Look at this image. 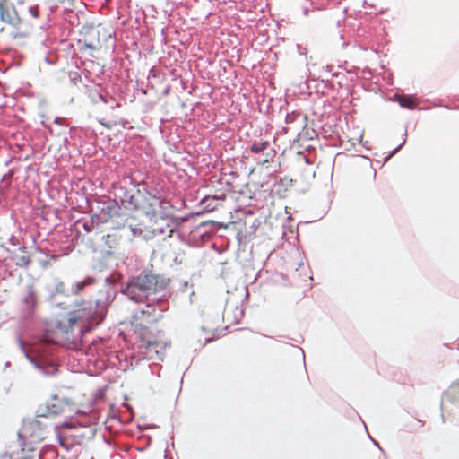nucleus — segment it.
<instances>
[{"label": "nucleus", "instance_id": "f257e3e1", "mask_svg": "<svg viewBox=\"0 0 459 459\" xmlns=\"http://www.w3.org/2000/svg\"><path fill=\"white\" fill-rule=\"evenodd\" d=\"M169 279L154 274H141L133 277L122 290L127 299L143 306L135 312L134 318L146 323H156L169 307Z\"/></svg>", "mask_w": 459, "mask_h": 459}, {"label": "nucleus", "instance_id": "f03ea898", "mask_svg": "<svg viewBox=\"0 0 459 459\" xmlns=\"http://www.w3.org/2000/svg\"><path fill=\"white\" fill-rule=\"evenodd\" d=\"M98 306L99 301H96L95 307L91 303L83 304L82 307L69 312L60 320L58 328L68 349L82 350L83 334L103 321L105 307L97 309Z\"/></svg>", "mask_w": 459, "mask_h": 459}, {"label": "nucleus", "instance_id": "7ed1b4c3", "mask_svg": "<svg viewBox=\"0 0 459 459\" xmlns=\"http://www.w3.org/2000/svg\"><path fill=\"white\" fill-rule=\"evenodd\" d=\"M19 345L27 359L40 372L45 375H53L57 371L55 358L56 346L53 342L41 340L33 343L28 350L22 341L19 340Z\"/></svg>", "mask_w": 459, "mask_h": 459}, {"label": "nucleus", "instance_id": "20e7f679", "mask_svg": "<svg viewBox=\"0 0 459 459\" xmlns=\"http://www.w3.org/2000/svg\"><path fill=\"white\" fill-rule=\"evenodd\" d=\"M116 197L129 210H144L148 216L156 215V209L161 206V201L149 192L143 193L140 189H127L125 186L116 188Z\"/></svg>", "mask_w": 459, "mask_h": 459}, {"label": "nucleus", "instance_id": "39448f33", "mask_svg": "<svg viewBox=\"0 0 459 459\" xmlns=\"http://www.w3.org/2000/svg\"><path fill=\"white\" fill-rule=\"evenodd\" d=\"M44 418L40 413H38L36 418L25 421L22 429L18 433L19 446L21 451L26 450V441L30 443H39L45 438L47 425L41 420Z\"/></svg>", "mask_w": 459, "mask_h": 459}, {"label": "nucleus", "instance_id": "423d86ee", "mask_svg": "<svg viewBox=\"0 0 459 459\" xmlns=\"http://www.w3.org/2000/svg\"><path fill=\"white\" fill-rule=\"evenodd\" d=\"M70 407L66 398L52 395L50 400L46 403L45 408H40L38 413L43 417L56 416L65 412Z\"/></svg>", "mask_w": 459, "mask_h": 459}, {"label": "nucleus", "instance_id": "0eeeda50", "mask_svg": "<svg viewBox=\"0 0 459 459\" xmlns=\"http://www.w3.org/2000/svg\"><path fill=\"white\" fill-rule=\"evenodd\" d=\"M250 151L252 153H261L264 156V158L258 161L262 164L272 161L276 154L274 149L271 147L270 143L268 141L262 140L253 142L250 145Z\"/></svg>", "mask_w": 459, "mask_h": 459}, {"label": "nucleus", "instance_id": "6e6552de", "mask_svg": "<svg viewBox=\"0 0 459 459\" xmlns=\"http://www.w3.org/2000/svg\"><path fill=\"white\" fill-rule=\"evenodd\" d=\"M38 305V297L32 286L26 287V293L22 299V312L25 317L31 316Z\"/></svg>", "mask_w": 459, "mask_h": 459}, {"label": "nucleus", "instance_id": "1a4fd4ad", "mask_svg": "<svg viewBox=\"0 0 459 459\" xmlns=\"http://www.w3.org/2000/svg\"><path fill=\"white\" fill-rule=\"evenodd\" d=\"M145 345V356L148 359H162L163 351L167 347V342L163 340H148Z\"/></svg>", "mask_w": 459, "mask_h": 459}, {"label": "nucleus", "instance_id": "9d476101", "mask_svg": "<svg viewBox=\"0 0 459 459\" xmlns=\"http://www.w3.org/2000/svg\"><path fill=\"white\" fill-rule=\"evenodd\" d=\"M61 428H68V429H72L74 428V424L72 423H68V422H64L63 424L61 425H56L55 427V430H56V438L58 440V444L60 445V446H62L65 450L66 451H69L73 448L74 446V444H73V441L72 439L70 438V437H68L67 435H64L60 432V429Z\"/></svg>", "mask_w": 459, "mask_h": 459}, {"label": "nucleus", "instance_id": "9b49d317", "mask_svg": "<svg viewBox=\"0 0 459 459\" xmlns=\"http://www.w3.org/2000/svg\"><path fill=\"white\" fill-rule=\"evenodd\" d=\"M209 222H202L198 226H196L190 233V237L192 239L200 238L203 241H205L211 237L209 233L208 228Z\"/></svg>", "mask_w": 459, "mask_h": 459}, {"label": "nucleus", "instance_id": "f8f14e48", "mask_svg": "<svg viewBox=\"0 0 459 459\" xmlns=\"http://www.w3.org/2000/svg\"><path fill=\"white\" fill-rule=\"evenodd\" d=\"M94 281L95 280L92 277L88 276L84 280L75 282L72 286L71 291L73 294L77 295L83 290L84 287L93 284Z\"/></svg>", "mask_w": 459, "mask_h": 459}, {"label": "nucleus", "instance_id": "ddd939ff", "mask_svg": "<svg viewBox=\"0 0 459 459\" xmlns=\"http://www.w3.org/2000/svg\"><path fill=\"white\" fill-rule=\"evenodd\" d=\"M0 19L5 23L13 24V17L11 12L4 8L2 4H0Z\"/></svg>", "mask_w": 459, "mask_h": 459}, {"label": "nucleus", "instance_id": "4468645a", "mask_svg": "<svg viewBox=\"0 0 459 459\" xmlns=\"http://www.w3.org/2000/svg\"><path fill=\"white\" fill-rule=\"evenodd\" d=\"M459 394V381L456 383H454L448 389L446 393V396L449 398V400H452L454 397Z\"/></svg>", "mask_w": 459, "mask_h": 459}, {"label": "nucleus", "instance_id": "2eb2a0df", "mask_svg": "<svg viewBox=\"0 0 459 459\" xmlns=\"http://www.w3.org/2000/svg\"><path fill=\"white\" fill-rule=\"evenodd\" d=\"M417 105L415 99L411 96L403 95V107L408 108H414Z\"/></svg>", "mask_w": 459, "mask_h": 459}, {"label": "nucleus", "instance_id": "dca6fc26", "mask_svg": "<svg viewBox=\"0 0 459 459\" xmlns=\"http://www.w3.org/2000/svg\"><path fill=\"white\" fill-rule=\"evenodd\" d=\"M28 13L34 19H39L40 17L39 6L38 4L30 5L28 8Z\"/></svg>", "mask_w": 459, "mask_h": 459}, {"label": "nucleus", "instance_id": "f3484780", "mask_svg": "<svg viewBox=\"0 0 459 459\" xmlns=\"http://www.w3.org/2000/svg\"><path fill=\"white\" fill-rule=\"evenodd\" d=\"M31 263V260L27 255H22L19 257L18 261L16 262V265L18 266H29Z\"/></svg>", "mask_w": 459, "mask_h": 459}, {"label": "nucleus", "instance_id": "a211bd4d", "mask_svg": "<svg viewBox=\"0 0 459 459\" xmlns=\"http://www.w3.org/2000/svg\"><path fill=\"white\" fill-rule=\"evenodd\" d=\"M300 113L299 112H292L291 114H288L286 116V123H292L296 119L297 117H299Z\"/></svg>", "mask_w": 459, "mask_h": 459}, {"label": "nucleus", "instance_id": "6ab92c4d", "mask_svg": "<svg viewBox=\"0 0 459 459\" xmlns=\"http://www.w3.org/2000/svg\"><path fill=\"white\" fill-rule=\"evenodd\" d=\"M226 198V195L224 194H221L220 195H214L212 197H210V196H205L203 200H202V203H205L206 201L210 200V199H212V200H224Z\"/></svg>", "mask_w": 459, "mask_h": 459}, {"label": "nucleus", "instance_id": "aec40b11", "mask_svg": "<svg viewBox=\"0 0 459 459\" xmlns=\"http://www.w3.org/2000/svg\"><path fill=\"white\" fill-rule=\"evenodd\" d=\"M130 230L134 236H140L143 233V230L141 228L130 226Z\"/></svg>", "mask_w": 459, "mask_h": 459}, {"label": "nucleus", "instance_id": "412c9836", "mask_svg": "<svg viewBox=\"0 0 459 459\" xmlns=\"http://www.w3.org/2000/svg\"><path fill=\"white\" fill-rule=\"evenodd\" d=\"M83 229L87 232H91L93 230V223L92 222H83Z\"/></svg>", "mask_w": 459, "mask_h": 459}, {"label": "nucleus", "instance_id": "4be33fe9", "mask_svg": "<svg viewBox=\"0 0 459 459\" xmlns=\"http://www.w3.org/2000/svg\"><path fill=\"white\" fill-rule=\"evenodd\" d=\"M164 233H165L164 228H155L152 230L153 235H160V234H164Z\"/></svg>", "mask_w": 459, "mask_h": 459}, {"label": "nucleus", "instance_id": "5701e85b", "mask_svg": "<svg viewBox=\"0 0 459 459\" xmlns=\"http://www.w3.org/2000/svg\"><path fill=\"white\" fill-rule=\"evenodd\" d=\"M109 212L113 210L114 212H117V210L119 209V206H118V204L117 203H114V204L110 205L108 207Z\"/></svg>", "mask_w": 459, "mask_h": 459}, {"label": "nucleus", "instance_id": "b1692460", "mask_svg": "<svg viewBox=\"0 0 459 459\" xmlns=\"http://www.w3.org/2000/svg\"><path fill=\"white\" fill-rule=\"evenodd\" d=\"M54 123L56 124V125H59V126H64L65 125L64 118L59 117H56L55 118Z\"/></svg>", "mask_w": 459, "mask_h": 459}, {"label": "nucleus", "instance_id": "393cba45", "mask_svg": "<svg viewBox=\"0 0 459 459\" xmlns=\"http://www.w3.org/2000/svg\"><path fill=\"white\" fill-rule=\"evenodd\" d=\"M64 287H65V285H64V283H63V282H58V283L56 284V290H57L58 292H63V290H64Z\"/></svg>", "mask_w": 459, "mask_h": 459}, {"label": "nucleus", "instance_id": "a878e982", "mask_svg": "<svg viewBox=\"0 0 459 459\" xmlns=\"http://www.w3.org/2000/svg\"><path fill=\"white\" fill-rule=\"evenodd\" d=\"M401 148H402V144H399V145H398V146L394 150L393 153H392V154H390L389 156H387V157L385 159V162H386V161L390 159V157H391L394 153H395L398 150H400Z\"/></svg>", "mask_w": 459, "mask_h": 459}, {"label": "nucleus", "instance_id": "bb28decb", "mask_svg": "<svg viewBox=\"0 0 459 459\" xmlns=\"http://www.w3.org/2000/svg\"><path fill=\"white\" fill-rule=\"evenodd\" d=\"M394 98H395L396 101L399 103V105L402 106V95L395 94Z\"/></svg>", "mask_w": 459, "mask_h": 459}, {"label": "nucleus", "instance_id": "cd10ccee", "mask_svg": "<svg viewBox=\"0 0 459 459\" xmlns=\"http://www.w3.org/2000/svg\"><path fill=\"white\" fill-rule=\"evenodd\" d=\"M93 347H90L89 350L90 351L89 352H93V350L96 349V344L93 342Z\"/></svg>", "mask_w": 459, "mask_h": 459}, {"label": "nucleus", "instance_id": "c85d7f7f", "mask_svg": "<svg viewBox=\"0 0 459 459\" xmlns=\"http://www.w3.org/2000/svg\"><path fill=\"white\" fill-rule=\"evenodd\" d=\"M100 99L101 100H103L104 102H107V100H106L105 97H104L103 95H101V94L100 95Z\"/></svg>", "mask_w": 459, "mask_h": 459}, {"label": "nucleus", "instance_id": "c756f323", "mask_svg": "<svg viewBox=\"0 0 459 459\" xmlns=\"http://www.w3.org/2000/svg\"><path fill=\"white\" fill-rule=\"evenodd\" d=\"M173 232H174V230H172V229H171V230H169V237H170V236H172Z\"/></svg>", "mask_w": 459, "mask_h": 459}]
</instances>
